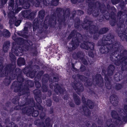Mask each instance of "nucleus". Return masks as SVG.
<instances>
[{"instance_id": "nucleus-1", "label": "nucleus", "mask_w": 127, "mask_h": 127, "mask_svg": "<svg viewBox=\"0 0 127 127\" xmlns=\"http://www.w3.org/2000/svg\"><path fill=\"white\" fill-rule=\"evenodd\" d=\"M10 46V43L8 42L4 43L3 47V49L5 51H6Z\"/></svg>"}, {"instance_id": "nucleus-2", "label": "nucleus", "mask_w": 127, "mask_h": 127, "mask_svg": "<svg viewBox=\"0 0 127 127\" xmlns=\"http://www.w3.org/2000/svg\"><path fill=\"white\" fill-rule=\"evenodd\" d=\"M25 62L23 58H19L18 60V64L19 66H21L22 65H24Z\"/></svg>"}, {"instance_id": "nucleus-3", "label": "nucleus", "mask_w": 127, "mask_h": 127, "mask_svg": "<svg viewBox=\"0 0 127 127\" xmlns=\"http://www.w3.org/2000/svg\"><path fill=\"white\" fill-rule=\"evenodd\" d=\"M3 35L4 36L9 37L10 35V33L9 31L6 30H5L3 31Z\"/></svg>"}, {"instance_id": "nucleus-4", "label": "nucleus", "mask_w": 127, "mask_h": 127, "mask_svg": "<svg viewBox=\"0 0 127 127\" xmlns=\"http://www.w3.org/2000/svg\"><path fill=\"white\" fill-rule=\"evenodd\" d=\"M74 99L75 103L77 105L79 104L80 102V99L78 96H76L74 97Z\"/></svg>"}, {"instance_id": "nucleus-5", "label": "nucleus", "mask_w": 127, "mask_h": 127, "mask_svg": "<svg viewBox=\"0 0 127 127\" xmlns=\"http://www.w3.org/2000/svg\"><path fill=\"white\" fill-rule=\"evenodd\" d=\"M12 3L11 4L9 3V6L8 7V9H9L10 10H12L13 9V3L14 1L13 0H12Z\"/></svg>"}, {"instance_id": "nucleus-6", "label": "nucleus", "mask_w": 127, "mask_h": 127, "mask_svg": "<svg viewBox=\"0 0 127 127\" xmlns=\"http://www.w3.org/2000/svg\"><path fill=\"white\" fill-rule=\"evenodd\" d=\"M38 112L37 111L35 110L32 113V115L33 117H36L38 115Z\"/></svg>"}, {"instance_id": "nucleus-7", "label": "nucleus", "mask_w": 127, "mask_h": 127, "mask_svg": "<svg viewBox=\"0 0 127 127\" xmlns=\"http://www.w3.org/2000/svg\"><path fill=\"white\" fill-rule=\"evenodd\" d=\"M109 68L110 69L109 70H108V74L109 73L110 70H111L112 73H113V71L114 70V66L113 65H110L109 67Z\"/></svg>"}, {"instance_id": "nucleus-8", "label": "nucleus", "mask_w": 127, "mask_h": 127, "mask_svg": "<svg viewBox=\"0 0 127 127\" xmlns=\"http://www.w3.org/2000/svg\"><path fill=\"white\" fill-rule=\"evenodd\" d=\"M90 102V105H89V106L90 108H92L94 107V105L93 103L90 100H89Z\"/></svg>"}, {"instance_id": "nucleus-9", "label": "nucleus", "mask_w": 127, "mask_h": 127, "mask_svg": "<svg viewBox=\"0 0 127 127\" xmlns=\"http://www.w3.org/2000/svg\"><path fill=\"white\" fill-rule=\"evenodd\" d=\"M21 21L20 20H18L16 21L15 23V25L16 26H18L20 24V23H21Z\"/></svg>"}, {"instance_id": "nucleus-10", "label": "nucleus", "mask_w": 127, "mask_h": 127, "mask_svg": "<svg viewBox=\"0 0 127 127\" xmlns=\"http://www.w3.org/2000/svg\"><path fill=\"white\" fill-rule=\"evenodd\" d=\"M16 2L17 5L22 4V3L19 0H16Z\"/></svg>"}, {"instance_id": "nucleus-11", "label": "nucleus", "mask_w": 127, "mask_h": 127, "mask_svg": "<svg viewBox=\"0 0 127 127\" xmlns=\"http://www.w3.org/2000/svg\"><path fill=\"white\" fill-rule=\"evenodd\" d=\"M81 47L82 48H83L85 49H88V48L87 47V46L86 45L84 44V45L83 44H82L81 45Z\"/></svg>"}, {"instance_id": "nucleus-12", "label": "nucleus", "mask_w": 127, "mask_h": 127, "mask_svg": "<svg viewBox=\"0 0 127 127\" xmlns=\"http://www.w3.org/2000/svg\"><path fill=\"white\" fill-rule=\"evenodd\" d=\"M16 10L15 11V13H17L18 11H19L20 10H21V8L19 7L18 8H17V9H16Z\"/></svg>"}, {"instance_id": "nucleus-13", "label": "nucleus", "mask_w": 127, "mask_h": 127, "mask_svg": "<svg viewBox=\"0 0 127 127\" xmlns=\"http://www.w3.org/2000/svg\"><path fill=\"white\" fill-rule=\"evenodd\" d=\"M35 85L36 87L37 88H38L40 87V84H39V83L38 82L36 83Z\"/></svg>"}, {"instance_id": "nucleus-14", "label": "nucleus", "mask_w": 127, "mask_h": 127, "mask_svg": "<svg viewBox=\"0 0 127 127\" xmlns=\"http://www.w3.org/2000/svg\"><path fill=\"white\" fill-rule=\"evenodd\" d=\"M102 30L103 31L101 33V34H103V33H104L105 32H106V29L105 28H103L102 29Z\"/></svg>"}, {"instance_id": "nucleus-15", "label": "nucleus", "mask_w": 127, "mask_h": 127, "mask_svg": "<svg viewBox=\"0 0 127 127\" xmlns=\"http://www.w3.org/2000/svg\"><path fill=\"white\" fill-rule=\"evenodd\" d=\"M78 46V45L77 44L76 45H73V47H72V49H74L75 48H76Z\"/></svg>"}, {"instance_id": "nucleus-16", "label": "nucleus", "mask_w": 127, "mask_h": 127, "mask_svg": "<svg viewBox=\"0 0 127 127\" xmlns=\"http://www.w3.org/2000/svg\"><path fill=\"white\" fill-rule=\"evenodd\" d=\"M10 57H11V58H12L13 59H14L15 58V56L13 55L12 54H11L10 55Z\"/></svg>"}, {"instance_id": "nucleus-17", "label": "nucleus", "mask_w": 127, "mask_h": 127, "mask_svg": "<svg viewBox=\"0 0 127 127\" xmlns=\"http://www.w3.org/2000/svg\"><path fill=\"white\" fill-rule=\"evenodd\" d=\"M81 88L80 89H78V91H82L83 89V87L82 86L81 87H80Z\"/></svg>"}, {"instance_id": "nucleus-18", "label": "nucleus", "mask_w": 127, "mask_h": 127, "mask_svg": "<svg viewBox=\"0 0 127 127\" xmlns=\"http://www.w3.org/2000/svg\"><path fill=\"white\" fill-rule=\"evenodd\" d=\"M89 55L90 56L92 57L93 56V54L92 53H91V54H90V53H89Z\"/></svg>"}, {"instance_id": "nucleus-19", "label": "nucleus", "mask_w": 127, "mask_h": 127, "mask_svg": "<svg viewBox=\"0 0 127 127\" xmlns=\"http://www.w3.org/2000/svg\"><path fill=\"white\" fill-rule=\"evenodd\" d=\"M124 109L126 110L127 111V105L125 106L124 107Z\"/></svg>"}, {"instance_id": "nucleus-20", "label": "nucleus", "mask_w": 127, "mask_h": 127, "mask_svg": "<svg viewBox=\"0 0 127 127\" xmlns=\"http://www.w3.org/2000/svg\"><path fill=\"white\" fill-rule=\"evenodd\" d=\"M72 3H75L76 2L75 0H71Z\"/></svg>"}, {"instance_id": "nucleus-21", "label": "nucleus", "mask_w": 127, "mask_h": 127, "mask_svg": "<svg viewBox=\"0 0 127 127\" xmlns=\"http://www.w3.org/2000/svg\"><path fill=\"white\" fill-rule=\"evenodd\" d=\"M17 51H15V54H16V55L18 56H20V55H19V54L17 53H16L17 52Z\"/></svg>"}, {"instance_id": "nucleus-22", "label": "nucleus", "mask_w": 127, "mask_h": 127, "mask_svg": "<svg viewBox=\"0 0 127 127\" xmlns=\"http://www.w3.org/2000/svg\"><path fill=\"white\" fill-rule=\"evenodd\" d=\"M112 117H114V118H116L115 117H114V115H113V112H112Z\"/></svg>"}, {"instance_id": "nucleus-23", "label": "nucleus", "mask_w": 127, "mask_h": 127, "mask_svg": "<svg viewBox=\"0 0 127 127\" xmlns=\"http://www.w3.org/2000/svg\"><path fill=\"white\" fill-rule=\"evenodd\" d=\"M84 64H87V62L86 61H85V62H84Z\"/></svg>"}, {"instance_id": "nucleus-24", "label": "nucleus", "mask_w": 127, "mask_h": 127, "mask_svg": "<svg viewBox=\"0 0 127 127\" xmlns=\"http://www.w3.org/2000/svg\"><path fill=\"white\" fill-rule=\"evenodd\" d=\"M56 4H54V5L56 6V5H57V2L56 1Z\"/></svg>"}, {"instance_id": "nucleus-25", "label": "nucleus", "mask_w": 127, "mask_h": 127, "mask_svg": "<svg viewBox=\"0 0 127 127\" xmlns=\"http://www.w3.org/2000/svg\"><path fill=\"white\" fill-rule=\"evenodd\" d=\"M112 99L114 101L115 100V98L114 97H113V98H112Z\"/></svg>"}, {"instance_id": "nucleus-26", "label": "nucleus", "mask_w": 127, "mask_h": 127, "mask_svg": "<svg viewBox=\"0 0 127 127\" xmlns=\"http://www.w3.org/2000/svg\"><path fill=\"white\" fill-rule=\"evenodd\" d=\"M79 34V36H81V34Z\"/></svg>"}, {"instance_id": "nucleus-27", "label": "nucleus", "mask_w": 127, "mask_h": 127, "mask_svg": "<svg viewBox=\"0 0 127 127\" xmlns=\"http://www.w3.org/2000/svg\"><path fill=\"white\" fill-rule=\"evenodd\" d=\"M113 104L114 105H116V104H114V102H113Z\"/></svg>"}, {"instance_id": "nucleus-28", "label": "nucleus", "mask_w": 127, "mask_h": 127, "mask_svg": "<svg viewBox=\"0 0 127 127\" xmlns=\"http://www.w3.org/2000/svg\"><path fill=\"white\" fill-rule=\"evenodd\" d=\"M29 6V5L28 6V7H27L26 8H28Z\"/></svg>"}, {"instance_id": "nucleus-29", "label": "nucleus", "mask_w": 127, "mask_h": 127, "mask_svg": "<svg viewBox=\"0 0 127 127\" xmlns=\"http://www.w3.org/2000/svg\"><path fill=\"white\" fill-rule=\"evenodd\" d=\"M88 44L89 45V44H90V43H88Z\"/></svg>"}, {"instance_id": "nucleus-30", "label": "nucleus", "mask_w": 127, "mask_h": 127, "mask_svg": "<svg viewBox=\"0 0 127 127\" xmlns=\"http://www.w3.org/2000/svg\"><path fill=\"white\" fill-rule=\"evenodd\" d=\"M127 61V59L125 60V61Z\"/></svg>"}, {"instance_id": "nucleus-31", "label": "nucleus", "mask_w": 127, "mask_h": 127, "mask_svg": "<svg viewBox=\"0 0 127 127\" xmlns=\"http://www.w3.org/2000/svg\"><path fill=\"white\" fill-rule=\"evenodd\" d=\"M74 89H75V90H76V89H75V88H74Z\"/></svg>"}, {"instance_id": "nucleus-32", "label": "nucleus", "mask_w": 127, "mask_h": 127, "mask_svg": "<svg viewBox=\"0 0 127 127\" xmlns=\"http://www.w3.org/2000/svg\"><path fill=\"white\" fill-rule=\"evenodd\" d=\"M33 30H34V27H33Z\"/></svg>"}, {"instance_id": "nucleus-33", "label": "nucleus", "mask_w": 127, "mask_h": 127, "mask_svg": "<svg viewBox=\"0 0 127 127\" xmlns=\"http://www.w3.org/2000/svg\"><path fill=\"white\" fill-rule=\"evenodd\" d=\"M111 97H112V98L113 97H111Z\"/></svg>"}, {"instance_id": "nucleus-34", "label": "nucleus", "mask_w": 127, "mask_h": 127, "mask_svg": "<svg viewBox=\"0 0 127 127\" xmlns=\"http://www.w3.org/2000/svg\"><path fill=\"white\" fill-rule=\"evenodd\" d=\"M70 105V106H71V107H72V106H71V105Z\"/></svg>"}, {"instance_id": "nucleus-35", "label": "nucleus", "mask_w": 127, "mask_h": 127, "mask_svg": "<svg viewBox=\"0 0 127 127\" xmlns=\"http://www.w3.org/2000/svg\"><path fill=\"white\" fill-rule=\"evenodd\" d=\"M114 101L115 102H117V101Z\"/></svg>"}, {"instance_id": "nucleus-36", "label": "nucleus", "mask_w": 127, "mask_h": 127, "mask_svg": "<svg viewBox=\"0 0 127 127\" xmlns=\"http://www.w3.org/2000/svg\"><path fill=\"white\" fill-rule=\"evenodd\" d=\"M7 1V0H6V1H5V2H6V1Z\"/></svg>"}, {"instance_id": "nucleus-37", "label": "nucleus", "mask_w": 127, "mask_h": 127, "mask_svg": "<svg viewBox=\"0 0 127 127\" xmlns=\"http://www.w3.org/2000/svg\"><path fill=\"white\" fill-rule=\"evenodd\" d=\"M114 113H115V111H114Z\"/></svg>"}, {"instance_id": "nucleus-38", "label": "nucleus", "mask_w": 127, "mask_h": 127, "mask_svg": "<svg viewBox=\"0 0 127 127\" xmlns=\"http://www.w3.org/2000/svg\"><path fill=\"white\" fill-rule=\"evenodd\" d=\"M105 85H106V84H105Z\"/></svg>"}]
</instances>
